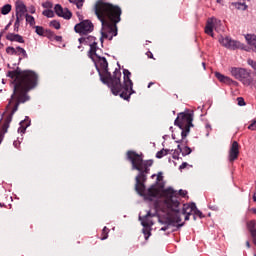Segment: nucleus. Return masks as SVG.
<instances>
[{
  "mask_svg": "<svg viewBox=\"0 0 256 256\" xmlns=\"http://www.w3.org/2000/svg\"><path fill=\"white\" fill-rule=\"evenodd\" d=\"M95 67L99 73L100 81L111 89L113 95H119L125 101L131 99V95L135 91L133 90V81L129 70H123L124 80L121 83V65H118L113 73L109 71V65H95Z\"/></svg>",
  "mask_w": 256,
  "mask_h": 256,
  "instance_id": "f03ea898",
  "label": "nucleus"
},
{
  "mask_svg": "<svg viewBox=\"0 0 256 256\" xmlns=\"http://www.w3.org/2000/svg\"><path fill=\"white\" fill-rule=\"evenodd\" d=\"M237 159H239V142L234 141L229 150V161L233 163Z\"/></svg>",
  "mask_w": 256,
  "mask_h": 256,
  "instance_id": "4468645a",
  "label": "nucleus"
},
{
  "mask_svg": "<svg viewBox=\"0 0 256 256\" xmlns=\"http://www.w3.org/2000/svg\"><path fill=\"white\" fill-rule=\"evenodd\" d=\"M177 149H179L180 153H182L183 157H185L186 155H191L192 150L190 147L186 146L185 148H181V145L177 146Z\"/></svg>",
  "mask_w": 256,
  "mask_h": 256,
  "instance_id": "aec40b11",
  "label": "nucleus"
},
{
  "mask_svg": "<svg viewBox=\"0 0 256 256\" xmlns=\"http://www.w3.org/2000/svg\"><path fill=\"white\" fill-rule=\"evenodd\" d=\"M235 7L241 9L242 11H247V5L245 3H236Z\"/></svg>",
  "mask_w": 256,
  "mask_h": 256,
  "instance_id": "c9c22d12",
  "label": "nucleus"
},
{
  "mask_svg": "<svg viewBox=\"0 0 256 256\" xmlns=\"http://www.w3.org/2000/svg\"><path fill=\"white\" fill-rule=\"evenodd\" d=\"M9 25H11V23H9V24L6 26V28H5L6 30L9 29Z\"/></svg>",
  "mask_w": 256,
  "mask_h": 256,
  "instance_id": "4d7b16f0",
  "label": "nucleus"
},
{
  "mask_svg": "<svg viewBox=\"0 0 256 256\" xmlns=\"http://www.w3.org/2000/svg\"><path fill=\"white\" fill-rule=\"evenodd\" d=\"M202 65H205V62H203Z\"/></svg>",
  "mask_w": 256,
  "mask_h": 256,
  "instance_id": "e2e57ef3",
  "label": "nucleus"
},
{
  "mask_svg": "<svg viewBox=\"0 0 256 256\" xmlns=\"http://www.w3.org/2000/svg\"><path fill=\"white\" fill-rule=\"evenodd\" d=\"M167 229H169V225L162 227V228H161V231H167Z\"/></svg>",
  "mask_w": 256,
  "mask_h": 256,
  "instance_id": "49530a36",
  "label": "nucleus"
},
{
  "mask_svg": "<svg viewBox=\"0 0 256 256\" xmlns=\"http://www.w3.org/2000/svg\"><path fill=\"white\" fill-rule=\"evenodd\" d=\"M193 213H194V220L197 219V217H199L200 219H203V217H205L203 215V212H201L199 209H197V205H195V209L193 210Z\"/></svg>",
  "mask_w": 256,
  "mask_h": 256,
  "instance_id": "cd10ccee",
  "label": "nucleus"
},
{
  "mask_svg": "<svg viewBox=\"0 0 256 256\" xmlns=\"http://www.w3.org/2000/svg\"><path fill=\"white\" fill-rule=\"evenodd\" d=\"M219 43L223 47H226V49H232L235 51V49H243L244 45L241 44V42L237 40H233L231 37H223L221 36L219 38Z\"/></svg>",
  "mask_w": 256,
  "mask_h": 256,
  "instance_id": "9d476101",
  "label": "nucleus"
},
{
  "mask_svg": "<svg viewBox=\"0 0 256 256\" xmlns=\"http://www.w3.org/2000/svg\"><path fill=\"white\" fill-rule=\"evenodd\" d=\"M50 26L54 27V29H61V23L57 20H53L50 22Z\"/></svg>",
  "mask_w": 256,
  "mask_h": 256,
  "instance_id": "72a5a7b5",
  "label": "nucleus"
},
{
  "mask_svg": "<svg viewBox=\"0 0 256 256\" xmlns=\"http://www.w3.org/2000/svg\"><path fill=\"white\" fill-rule=\"evenodd\" d=\"M25 19H26V22L29 23V25L31 27H33V25H35V17L29 15V14H26L25 16Z\"/></svg>",
  "mask_w": 256,
  "mask_h": 256,
  "instance_id": "bb28decb",
  "label": "nucleus"
},
{
  "mask_svg": "<svg viewBox=\"0 0 256 256\" xmlns=\"http://www.w3.org/2000/svg\"><path fill=\"white\" fill-rule=\"evenodd\" d=\"M74 0H69L70 3H73Z\"/></svg>",
  "mask_w": 256,
  "mask_h": 256,
  "instance_id": "052dcab7",
  "label": "nucleus"
},
{
  "mask_svg": "<svg viewBox=\"0 0 256 256\" xmlns=\"http://www.w3.org/2000/svg\"><path fill=\"white\" fill-rule=\"evenodd\" d=\"M253 64H254L253 60L252 59H248V65H253Z\"/></svg>",
  "mask_w": 256,
  "mask_h": 256,
  "instance_id": "09e8293b",
  "label": "nucleus"
},
{
  "mask_svg": "<svg viewBox=\"0 0 256 256\" xmlns=\"http://www.w3.org/2000/svg\"><path fill=\"white\" fill-rule=\"evenodd\" d=\"M151 217H153V216L151 215L150 211L147 212V214L142 216V217L139 216V220L141 221V225L143 227H151V225H153V221H151Z\"/></svg>",
  "mask_w": 256,
  "mask_h": 256,
  "instance_id": "dca6fc26",
  "label": "nucleus"
},
{
  "mask_svg": "<svg viewBox=\"0 0 256 256\" xmlns=\"http://www.w3.org/2000/svg\"><path fill=\"white\" fill-rule=\"evenodd\" d=\"M27 5H25V2L22 0H17L15 2V12H16V18L18 19H25V16L27 15Z\"/></svg>",
  "mask_w": 256,
  "mask_h": 256,
  "instance_id": "f8f14e48",
  "label": "nucleus"
},
{
  "mask_svg": "<svg viewBox=\"0 0 256 256\" xmlns=\"http://www.w3.org/2000/svg\"><path fill=\"white\" fill-rule=\"evenodd\" d=\"M237 101L240 107H245L246 104H245V99L243 97H238Z\"/></svg>",
  "mask_w": 256,
  "mask_h": 256,
  "instance_id": "58836bf2",
  "label": "nucleus"
},
{
  "mask_svg": "<svg viewBox=\"0 0 256 256\" xmlns=\"http://www.w3.org/2000/svg\"><path fill=\"white\" fill-rule=\"evenodd\" d=\"M174 125L181 129V139L176 140V143H185L187 145L188 141L185 140L193 127V112H181L178 114L174 121Z\"/></svg>",
  "mask_w": 256,
  "mask_h": 256,
  "instance_id": "39448f33",
  "label": "nucleus"
},
{
  "mask_svg": "<svg viewBox=\"0 0 256 256\" xmlns=\"http://www.w3.org/2000/svg\"><path fill=\"white\" fill-rule=\"evenodd\" d=\"M7 41H14L16 43H25V39H23V36L19 34H14V33H8L6 35Z\"/></svg>",
  "mask_w": 256,
  "mask_h": 256,
  "instance_id": "f3484780",
  "label": "nucleus"
},
{
  "mask_svg": "<svg viewBox=\"0 0 256 256\" xmlns=\"http://www.w3.org/2000/svg\"><path fill=\"white\" fill-rule=\"evenodd\" d=\"M21 21H23V18H16V21L14 23V31H19Z\"/></svg>",
  "mask_w": 256,
  "mask_h": 256,
  "instance_id": "473e14b6",
  "label": "nucleus"
},
{
  "mask_svg": "<svg viewBox=\"0 0 256 256\" xmlns=\"http://www.w3.org/2000/svg\"><path fill=\"white\" fill-rule=\"evenodd\" d=\"M185 195H187V191L185 190H179V192L173 190V188H167L162 190L164 204L168 209H173V207H179V205H181V202H179V197H185Z\"/></svg>",
  "mask_w": 256,
  "mask_h": 256,
  "instance_id": "6e6552de",
  "label": "nucleus"
},
{
  "mask_svg": "<svg viewBox=\"0 0 256 256\" xmlns=\"http://www.w3.org/2000/svg\"><path fill=\"white\" fill-rule=\"evenodd\" d=\"M171 209V213L169 214V225H173V223H181V216L185 215V221H189V217L193 215V211L195 209V203L184 204L182 209L179 210L177 207L169 208Z\"/></svg>",
  "mask_w": 256,
  "mask_h": 256,
  "instance_id": "423d86ee",
  "label": "nucleus"
},
{
  "mask_svg": "<svg viewBox=\"0 0 256 256\" xmlns=\"http://www.w3.org/2000/svg\"><path fill=\"white\" fill-rule=\"evenodd\" d=\"M187 165H189L187 162L182 163V164L180 165V167H179V170L181 171V170H183V169H186V168H187Z\"/></svg>",
  "mask_w": 256,
  "mask_h": 256,
  "instance_id": "c03bdc74",
  "label": "nucleus"
},
{
  "mask_svg": "<svg viewBox=\"0 0 256 256\" xmlns=\"http://www.w3.org/2000/svg\"><path fill=\"white\" fill-rule=\"evenodd\" d=\"M7 77L12 79L14 89L6 109H11V114L15 115L19 110V105L31 100L28 93L39 85V75L33 70L16 67L7 72Z\"/></svg>",
  "mask_w": 256,
  "mask_h": 256,
  "instance_id": "f257e3e1",
  "label": "nucleus"
},
{
  "mask_svg": "<svg viewBox=\"0 0 256 256\" xmlns=\"http://www.w3.org/2000/svg\"><path fill=\"white\" fill-rule=\"evenodd\" d=\"M70 3H73L74 5H76L77 9H82L85 1L84 0H73V2H70Z\"/></svg>",
  "mask_w": 256,
  "mask_h": 256,
  "instance_id": "7c9ffc66",
  "label": "nucleus"
},
{
  "mask_svg": "<svg viewBox=\"0 0 256 256\" xmlns=\"http://www.w3.org/2000/svg\"><path fill=\"white\" fill-rule=\"evenodd\" d=\"M6 53H8V55H15V48L11 46L7 47Z\"/></svg>",
  "mask_w": 256,
  "mask_h": 256,
  "instance_id": "4c0bfd02",
  "label": "nucleus"
},
{
  "mask_svg": "<svg viewBox=\"0 0 256 256\" xmlns=\"http://www.w3.org/2000/svg\"><path fill=\"white\" fill-rule=\"evenodd\" d=\"M165 155H169V149H162L156 153V158L157 159H163Z\"/></svg>",
  "mask_w": 256,
  "mask_h": 256,
  "instance_id": "b1692460",
  "label": "nucleus"
},
{
  "mask_svg": "<svg viewBox=\"0 0 256 256\" xmlns=\"http://www.w3.org/2000/svg\"><path fill=\"white\" fill-rule=\"evenodd\" d=\"M256 256V255H255Z\"/></svg>",
  "mask_w": 256,
  "mask_h": 256,
  "instance_id": "69168bd1",
  "label": "nucleus"
},
{
  "mask_svg": "<svg viewBox=\"0 0 256 256\" xmlns=\"http://www.w3.org/2000/svg\"><path fill=\"white\" fill-rule=\"evenodd\" d=\"M215 23H217V19L210 18L207 20L205 27L206 35H210V37H213V29H215Z\"/></svg>",
  "mask_w": 256,
  "mask_h": 256,
  "instance_id": "2eb2a0df",
  "label": "nucleus"
},
{
  "mask_svg": "<svg viewBox=\"0 0 256 256\" xmlns=\"http://www.w3.org/2000/svg\"><path fill=\"white\" fill-rule=\"evenodd\" d=\"M37 35H40L41 37H44L45 35V29L42 26H35Z\"/></svg>",
  "mask_w": 256,
  "mask_h": 256,
  "instance_id": "2f4dec72",
  "label": "nucleus"
},
{
  "mask_svg": "<svg viewBox=\"0 0 256 256\" xmlns=\"http://www.w3.org/2000/svg\"><path fill=\"white\" fill-rule=\"evenodd\" d=\"M248 129L250 131H256V120H254L249 126Z\"/></svg>",
  "mask_w": 256,
  "mask_h": 256,
  "instance_id": "ea45409f",
  "label": "nucleus"
},
{
  "mask_svg": "<svg viewBox=\"0 0 256 256\" xmlns=\"http://www.w3.org/2000/svg\"><path fill=\"white\" fill-rule=\"evenodd\" d=\"M253 202L256 203V195H253Z\"/></svg>",
  "mask_w": 256,
  "mask_h": 256,
  "instance_id": "864d4df0",
  "label": "nucleus"
},
{
  "mask_svg": "<svg viewBox=\"0 0 256 256\" xmlns=\"http://www.w3.org/2000/svg\"><path fill=\"white\" fill-rule=\"evenodd\" d=\"M128 161L132 163V169L139 171L136 176L135 190L141 197H144L146 201H153L161 195V189L157 188V184L151 185L148 189L145 186V181H147V175H149V167L153 165V160H143V154H138L137 152L130 150L126 153Z\"/></svg>",
  "mask_w": 256,
  "mask_h": 256,
  "instance_id": "7ed1b4c3",
  "label": "nucleus"
},
{
  "mask_svg": "<svg viewBox=\"0 0 256 256\" xmlns=\"http://www.w3.org/2000/svg\"><path fill=\"white\" fill-rule=\"evenodd\" d=\"M94 13L102 24L100 41L102 43L103 39L112 41L113 37H117V23L121 21V14L123 13L121 7L104 0H98L94 5Z\"/></svg>",
  "mask_w": 256,
  "mask_h": 256,
  "instance_id": "20e7f679",
  "label": "nucleus"
},
{
  "mask_svg": "<svg viewBox=\"0 0 256 256\" xmlns=\"http://www.w3.org/2000/svg\"><path fill=\"white\" fill-rule=\"evenodd\" d=\"M44 37H48V39H53L55 37V33L51 30H45Z\"/></svg>",
  "mask_w": 256,
  "mask_h": 256,
  "instance_id": "f704fd0d",
  "label": "nucleus"
},
{
  "mask_svg": "<svg viewBox=\"0 0 256 256\" xmlns=\"http://www.w3.org/2000/svg\"><path fill=\"white\" fill-rule=\"evenodd\" d=\"M206 129H211V125L207 124Z\"/></svg>",
  "mask_w": 256,
  "mask_h": 256,
  "instance_id": "5fc2aeb1",
  "label": "nucleus"
},
{
  "mask_svg": "<svg viewBox=\"0 0 256 256\" xmlns=\"http://www.w3.org/2000/svg\"><path fill=\"white\" fill-rule=\"evenodd\" d=\"M184 225H185V223L178 224V227H183Z\"/></svg>",
  "mask_w": 256,
  "mask_h": 256,
  "instance_id": "6e6d98bb",
  "label": "nucleus"
},
{
  "mask_svg": "<svg viewBox=\"0 0 256 256\" xmlns=\"http://www.w3.org/2000/svg\"><path fill=\"white\" fill-rule=\"evenodd\" d=\"M109 228H107V226H105L103 229H102V233H101V241H105V239H108L109 237Z\"/></svg>",
  "mask_w": 256,
  "mask_h": 256,
  "instance_id": "393cba45",
  "label": "nucleus"
},
{
  "mask_svg": "<svg viewBox=\"0 0 256 256\" xmlns=\"http://www.w3.org/2000/svg\"><path fill=\"white\" fill-rule=\"evenodd\" d=\"M93 29V22L90 20H84L76 24L74 27V31L80 35H87V33H92Z\"/></svg>",
  "mask_w": 256,
  "mask_h": 256,
  "instance_id": "9b49d317",
  "label": "nucleus"
},
{
  "mask_svg": "<svg viewBox=\"0 0 256 256\" xmlns=\"http://www.w3.org/2000/svg\"><path fill=\"white\" fill-rule=\"evenodd\" d=\"M14 114L10 112V117L5 121V123L2 126V133L5 135L7 133V129H9V123H11V117H13Z\"/></svg>",
  "mask_w": 256,
  "mask_h": 256,
  "instance_id": "412c9836",
  "label": "nucleus"
},
{
  "mask_svg": "<svg viewBox=\"0 0 256 256\" xmlns=\"http://www.w3.org/2000/svg\"><path fill=\"white\" fill-rule=\"evenodd\" d=\"M0 207H5V204L0 203Z\"/></svg>",
  "mask_w": 256,
  "mask_h": 256,
  "instance_id": "13d9d810",
  "label": "nucleus"
},
{
  "mask_svg": "<svg viewBox=\"0 0 256 256\" xmlns=\"http://www.w3.org/2000/svg\"><path fill=\"white\" fill-rule=\"evenodd\" d=\"M180 153H181V151L179 149L178 150H174V152L172 154L173 159H179Z\"/></svg>",
  "mask_w": 256,
  "mask_h": 256,
  "instance_id": "a19ab883",
  "label": "nucleus"
},
{
  "mask_svg": "<svg viewBox=\"0 0 256 256\" xmlns=\"http://www.w3.org/2000/svg\"><path fill=\"white\" fill-rule=\"evenodd\" d=\"M252 213H254V215H256V208H251Z\"/></svg>",
  "mask_w": 256,
  "mask_h": 256,
  "instance_id": "8fccbe9b",
  "label": "nucleus"
},
{
  "mask_svg": "<svg viewBox=\"0 0 256 256\" xmlns=\"http://www.w3.org/2000/svg\"><path fill=\"white\" fill-rule=\"evenodd\" d=\"M15 55H21V57H27V51L21 47L15 48Z\"/></svg>",
  "mask_w": 256,
  "mask_h": 256,
  "instance_id": "a878e982",
  "label": "nucleus"
},
{
  "mask_svg": "<svg viewBox=\"0 0 256 256\" xmlns=\"http://www.w3.org/2000/svg\"><path fill=\"white\" fill-rule=\"evenodd\" d=\"M28 11H29V13H31L32 15L35 14V11H36L35 6H30V7H28Z\"/></svg>",
  "mask_w": 256,
  "mask_h": 256,
  "instance_id": "37998d69",
  "label": "nucleus"
},
{
  "mask_svg": "<svg viewBox=\"0 0 256 256\" xmlns=\"http://www.w3.org/2000/svg\"><path fill=\"white\" fill-rule=\"evenodd\" d=\"M160 189H163V185H160Z\"/></svg>",
  "mask_w": 256,
  "mask_h": 256,
  "instance_id": "680f3d73",
  "label": "nucleus"
},
{
  "mask_svg": "<svg viewBox=\"0 0 256 256\" xmlns=\"http://www.w3.org/2000/svg\"><path fill=\"white\" fill-rule=\"evenodd\" d=\"M153 85V82H150L149 84H148V89H151V86Z\"/></svg>",
  "mask_w": 256,
  "mask_h": 256,
  "instance_id": "3c124183",
  "label": "nucleus"
},
{
  "mask_svg": "<svg viewBox=\"0 0 256 256\" xmlns=\"http://www.w3.org/2000/svg\"><path fill=\"white\" fill-rule=\"evenodd\" d=\"M215 77L216 79H218V81H220L221 83H231V78L219 73V72H215Z\"/></svg>",
  "mask_w": 256,
  "mask_h": 256,
  "instance_id": "6ab92c4d",
  "label": "nucleus"
},
{
  "mask_svg": "<svg viewBox=\"0 0 256 256\" xmlns=\"http://www.w3.org/2000/svg\"><path fill=\"white\" fill-rule=\"evenodd\" d=\"M142 233L145 237V240L147 241L149 237H151V226L144 227L142 229Z\"/></svg>",
  "mask_w": 256,
  "mask_h": 256,
  "instance_id": "5701e85b",
  "label": "nucleus"
},
{
  "mask_svg": "<svg viewBox=\"0 0 256 256\" xmlns=\"http://www.w3.org/2000/svg\"><path fill=\"white\" fill-rule=\"evenodd\" d=\"M231 75L238 79V81H242L244 85H250L253 83V78H251V73L247 71L245 68L233 67L231 68Z\"/></svg>",
  "mask_w": 256,
  "mask_h": 256,
  "instance_id": "1a4fd4ad",
  "label": "nucleus"
},
{
  "mask_svg": "<svg viewBox=\"0 0 256 256\" xmlns=\"http://www.w3.org/2000/svg\"><path fill=\"white\" fill-rule=\"evenodd\" d=\"M216 3H221V0H216Z\"/></svg>",
  "mask_w": 256,
  "mask_h": 256,
  "instance_id": "bf43d9fd",
  "label": "nucleus"
},
{
  "mask_svg": "<svg viewBox=\"0 0 256 256\" xmlns=\"http://www.w3.org/2000/svg\"><path fill=\"white\" fill-rule=\"evenodd\" d=\"M247 43L256 51V35L255 34H247L245 36Z\"/></svg>",
  "mask_w": 256,
  "mask_h": 256,
  "instance_id": "a211bd4d",
  "label": "nucleus"
},
{
  "mask_svg": "<svg viewBox=\"0 0 256 256\" xmlns=\"http://www.w3.org/2000/svg\"><path fill=\"white\" fill-rule=\"evenodd\" d=\"M54 11L58 17H62L63 19L69 20L73 17V13H71L67 8H63L61 4H56Z\"/></svg>",
  "mask_w": 256,
  "mask_h": 256,
  "instance_id": "ddd939ff",
  "label": "nucleus"
},
{
  "mask_svg": "<svg viewBox=\"0 0 256 256\" xmlns=\"http://www.w3.org/2000/svg\"><path fill=\"white\" fill-rule=\"evenodd\" d=\"M95 40L96 38L93 36L81 37L79 38V43H86V45H89L90 50L88 56L92 59L94 65H109L105 57L97 55V42H95Z\"/></svg>",
  "mask_w": 256,
  "mask_h": 256,
  "instance_id": "0eeeda50",
  "label": "nucleus"
},
{
  "mask_svg": "<svg viewBox=\"0 0 256 256\" xmlns=\"http://www.w3.org/2000/svg\"><path fill=\"white\" fill-rule=\"evenodd\" d=\"M248 230L250 233H253V231L256 230V222L255 220H251L250 222L247 223Z\"/></svg>",
  "mask_w": 256,
  "mask_h": 256,
  "instance_id": "c85d7f7f",
  "label": "nucleus"
},
{
  "mask_svg": "<svg viewBox=\"0 0 256 256\" xmlns=\"http://www.w3.org/2000/svg\"><path fill=\"white\" fill-rule=\"evenodd\" d=\"M13 7L11 6V4H6L1 8V14L2 15H9V13H11V9Z\"/></svg>",
  "mask_w": 256,
  "mask_h": 256,
  "instance_id": "4be33fe9",
  "label": "nucleus"
},
{
  "mask_svg": "<svg viewBox=\"0 0 256 256\" xmlns=\"http://www.w3.org/2000/svg\"><path fill=\"white\" fill-rule=\"evenodd\" d=\"M146 55H147L148 59H153V53H151V51H148L146 53Z\"/></svg>",
  "mask_w": 256,
  "mask_h": 256,
  "instance_id": "a18cd8bd",
  "label": "nucleus"
},
{
  "mask_svg": "<svg viewBox=\"0 0 256 256\" xmlns=\"http://www.w3.org/2000/svg\"><path fill=\"white\" fill-rule=\"evenodd\" d=\"M173 137V139H175V136H172Z\"/></svg>",
  "mask_w": 256,
  "mask_h": 256,
  "instance_id": "0e129e2a",
  "label": "nucleus"
},
{
  "mask_svg": "<svg viewBox=\"0 0 256 256\" xmlns=\"http://www.w3.org/2000/svg\"><path fill=\"white\" fill-rule=\"evenodd\" d=\"M246 247H247L248 249H251V244L249 243V241H246Z\"/></svg>",
  "mask_w": 256,
  "mask_h": 256,
  "instance_id": "de8ad7c7",
  "label": "nucleus"
},
{
  "mask_svg": "<svg viewBox=\"0 0 256 256\" xmlns=\"http://www.w3.org/2000/svg\"><path fill=\"white\" fill-rule=\"evenodd\" d=\"M42 7H44V9H53V3H51V2H44L43 4H42Z\"/></svg>",
  "mask_w": 256,
  "mask_h": 256,
  "instance_id": "e433bc0d",
  "label": "nucleus"
},
{
  "mask_svg": "<svg viewBox=\"0 0 256 256\" xmlns=\"http://www.w3.org/2000/svg\"><path fill=\"white\" fill-rule=\"evenodd\" d=\"M56 38V41H59L61 39V36H54Z\"/></svg>",
  "mask_w": 256,
  "mask_h": 256,
  "instance_id": "603ef678",
  "label": "nucleus"
},
{
  "mask_svg": "<svg viewBox=\"0 0 256 256\" xmlns=\"http://www.w3.org/2000/svg\"><path fill=\"white\" fill-rule=\"evenodd\" d=\"M163 181V173L159 172L158 175H157V182H161Z\"/></svg>",
  "mask_w": 256,
  "mask_h": 256,
  "instance_id": "79ce46f5",
  "label": "nucleus"
},
{
  "mask_svg": "<svg viewBox=\"0 0 256 256\" xmlns=\"http://www.w3.org/2000/svg\"><path fill=\"white\" fill-rule=\"evenodd\" d=\"M42 15H44L45 17L51 18V17H55V12H53V10L51 9H47L42 12Z\"/></svg>",
  "mask_w": 256,
  "mask_h": 256,
  "instance_id": "c756f323",
  "label": "nucleus"
}]
</instances>
